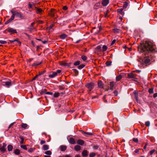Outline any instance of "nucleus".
Segmentation results:
<instances>
[{
    "instance_id": "nucleus-1",
    "label": "nucleus",
    "mask_w": 157,
    "mask_h": 157,
    "mask_svg": "<svg viewBox=\"0 0 157 157\" xmlns=\"http://www.w3.org/2000/svg\"><path fill=\"white\" fill-rule=\"evenodd\" d=\"M141 51L144 54L140 59L141 65L147 66L154 61L155 57L152 54L156 50L155 46L152 42L146 41L141 48Z\"/></svg>"
},
{
    "instance_id": "nucleus-2",
    "label": "nucleus",
    "mask_w": 157,
    "mask_h": 157,
    "mask_svg": "<svg viewBox=\"0 0 157 157\" xmlns=\"http://www.w3.org/2000/svg\"><path fill=\"white\" fill-rule=\"evenodd\" d=\"M11 12L12 14H13L14 16H15L17 17L21 18L24 17V15L20 12H18L17 11L13 10H11Z\"/></svg>"
},
{
    "instance_id": "nucleus-3",
    "label": "nucleus",
    "mask_w": 157,
    "mask_h": 157,
    "mask_svg": "<svg viewBox=\"0 0 157 157\" xmlns=\"http://www.w3.org/2000/svg\"><path fill=\"white\" fill-rule=\"evenodd\" d=\"M61 71L60 70H58L56 71V72H52V74L49 75L48 76L50 78H52L55 77L58 74L60 73Z\"/></svg>"
},
{
    "instance_id": "nucleus-4",
    "label": "nucleus",
    "mask_w": 157,
    "mask_h": 157,
    "mask_svg": "<svg viewBox=\"0 0 157 157\" xmlns=\"http://www.w3.org/2000/svg\"><path fill=\"white\" fill-rule=\"evenodd\" d=\"M94 83L91 82L87 83L86 85V86L90 91L94 88Z\"/></svg>"
},
{
    "instance_id": "nucleus-5",
    "label": "nucleus",
    "mask_w": 157,
    "mask_h": 157,
    "mask_svg": "<svg viewBox=\"0 0 157 157\" xmlns=\"http://www.w3.org/2000/svg\"><path fill=\"white\" fill-rule=\"evenodd\" d=\"M137 71H133L132 73L128 74L127 78H136L137 75L135 73V72Z\"/></svg>"
},
{
    "instance_id": "nucleus-6",
    "label": "nucleus",
    "mask_w": 157,
    "mask_h": 157,
    "mask_svg": "<svg viewBox=\"0 0 157 157\" xmlns=\"http://www.w3.org/2000/svg\"><path fill=\"white\" fill-rule=\"evenodd\" d=\"M3 83L4 84L3 85L7 87H9L12 85V82L10 80L8 81L4 82Z\"/></svg>"
},
{
    "instance_id": "nucleus-7",
    "label": "nucleus",
    "mask_w": 157,
    "mask_h": 157,
    "mask_svg": "<svg viewBox=\"0 0 157 157\" xmlns=\"http://www.w3.org/2000/svg\"><path fill=\"white\" fill-rule=\"evenodd\" d=\"M7 30L8 32L10 33L11 34L17 33L16 30L12 28H9L7 29Z\"/></svg>"
},
{
    "instance_id": "nucleus-8",
    "label": "nucleus",
    "mask_w": 157,
    "mask_h": 157,
    "mask_svg": "<svg viewBox=\"0 0 157 157\" xmlns=\"http://www.w3.org/2000/svg\"><path fill=\"white\" fill-rule=\"evenodd\" d=\"M81 132L83 135L86 136H92L93 135V134L92 133L84 132L82 130H81Z\"/></svg>"
},
{
    "instance_id": "nucleus-9",
    "label": "nucleus",
    "mask_w": 157,
    "mask_h": 157,
    "mask_svg": "<svg viewBox=\"0 0 157 157\" xmlns=\"http://www.w3.org/2000/svg\"><path fill=\"white\" fill-rule=\"evenodd\" d=\"M56 13V11L54 9H51L49 14L52 17H54L55 13Z\"/></svg>"
},
{
    "instance_id": "nucleus-10",
    "label": "nucleus",
    "mask_w": 157,
    "mask_h": 157,
    "mask_svg": "<svg viewBox=\"0 0 157 157\" xmlns=\"http://www.w3.org/2000/svg\"><path fill=\"white\" fill-rule=\"evenodd\" d=\"M36 12L37 14H41L43 13V11L41 9L38 8H36Z\"/></svg>"
},
{
    "instance_id": "nucleus-11",
    "label": "nucleus",
    "mask_w": 157,
    "mask_h": 157,
    "mask_svg": "<svg viewBox=\"0 0 157 157\" xmlns=\"http://www.w3.org/2000/svg\"><path fill=\"white\" fill-rule=\"evenodd\" d=\"M69 142L71 144H75V139L72 137H70L68 139Z\"/></svg>"
},
{
    "instance_id": "nucleus-12",
    "label": "nucleus",
    "mask_w": 157,
    "mask_h": 157,
    "mask_svg": "<svg viewBox=\"0 0 157 157\" xmlns=\"http://www.w3.org/2000/svg\"><path fill=\"white\" fill-rule=\"evenodd\" d=\"M115 84V83L114 82H110L109 85L110 86V89L113 90L114 89Z\"/></svg>"
},
{
    "instance_id": "nucleus-13",
    "label": "nucleus",
    "mask_w": 157,
    "mask_h": 157,
    "mask_svg": "<svg viewBox=\"0 0 157 157\" xmlns=\"http://www.w3.org/2000/svg\"><path fill=\"white\" fill-rule=\"evenodd\" d=\"M77 144H78L82 145L84 144L85 142L83 140H82L79 139L77 140Z\"/></svg>"
},
{
    "instance_id": "nucleus-14",
    "label": "nucleus",
    "mask_w": 157,
    "mask_h": 157,
    "mask_svg": "<svg viewBox=\"0 0 157 157\" xmlns=\"http://www.w3.org/2000/svg\"><path fill=\"white\" fill-rule=\"evenodd\" d=\"M109 0H103L102 1V4L104 6H106L109 3Z\"/></svg>"
},
{
    "instance_id": "nucleus-15",
    "label": "nucleus",
    "mask_w": 157,
    "mask_h": 157,
    "mask_svg": "<svg viewBox=\"0 0 157 157\" xmlns=\"http://www.w3.org/2000/svg\"><path fill=\"white\" fill-rule=\"evenodd\" d=\"M81 147L79 145H76L74 147V149L76 151H78L81 149Z\"/></svg>"
},
{
    "instance_id": "nucleus-16",
    "label": "nucleus",
    "mask_w": 157,
    "mask_h": 157,
    "mask_svg": "<svg viewBox=\"0 0 157 157\" xmlns=\"http://www.w3.org/2000/svg\"><path fill=\"white\" fill-rule=\"evenodd\" d=\"M60 149L62 151H64L67 148V147L65 145H61L59 147Z\"/></svg>"
},
{
    "instance_id": "nucleus-17",
    "label": "nucleus",
    "mask_w": 157,
    "mask_h": 157,
    "mask_svg": "<svg viewBox=\"0 0 157 157\" xmlns=\"http://www.w3.org/2000/svg\"><path fill=\"white\" fill-rule=\"evenodd\" d=\"M82 157H86L88 155V152L86 150H84L82 152Z\"/></svg>"
},
{
    "instance_id": "nucleus-18",
    "label": "nucleus",
    "mask_w": 157,
    "mask_h": 157,
    "mask_svg": "<svg viewBox=\"0 0 157 157\" xmlns=\"http://www.w3.org/2000/svg\"><path fill=\"white\" fill-rule=\"evenodd\" d=\"M98 86L100 88H103V84L101 81H99L98 83Z\"/></svg>"
},
{
    "instance_id": "nucleus-19",
    "label": "nucleus",
    "mask_w": 157,
    "mask_h": 157,
    "mask_svg": "<svg viewBox=\"0 0 157 157\" xmlns=\"http://www.w3.org/2000/svg\"><path fill=\"white\" fill-rule=\"evenodd\" d=\"M7 149L9 151H11L13 149V146L12 145L9 144L7 146Z\"/></svg>"
},
{
    "instance_id": "nucleus-20",
    "label": "nucleus",
    "mask_w": 157,
    "mask_h": 157,
    "mask_svg": "<svg viewBox=\"0 0 157 157\" xmlns=\"http://www.w3.org/2000/svg\"><path fill=\"white\" fill-rule=\"evenodd\" d=\"M42 148L44 150H46L49 149V146L47 144L44 145Z\"/></svg>"
},
{
    "instance_id": "nucleus-21",
    "label": "nucleus",
    "mask_w": 157,
    "mask_h": 157,
    "mask_svg": "<svg viewBox=\"0 0 157 157\" xmlns=\"http://www.w3.org/2000/svg\"><path fill=\"white\" fill-rule=\"evenodd\" d=\"M20 153V150L18 149H15L14 151V153L16 155H18Z\"/></svg>"
},
{
    "instance_id": "nucleus-22",
    "label": "nucleus",
    "mask_w": 157,
    "mask_h": 157,
    "mask_svg": "<svg viewBox=\"0 0 157 157\" xmlns=\"http://www.w3.org/2000/svg\"><path fill=\"white\" fill-rule=\"evenodd\" d=\"M67 36L65 34H63L60 36V38L62 39H65L67 37Z\"/></svg>"
},
{
    "instance_id": "nucleus-23",
    "label": "nucleus",
    "mask_w": 157,
    "mask_h": 157,
    "mask_svg": "<svg viewBox=\"0 0 157 157\" xmlns=\"http://www.w3.org/2000/svg\"><path fill=\"white\" fill-rule=\"evenodd\" d=\"M107 47L105 45H104L102 47V51L103 52H104L107 50Z\"/></svg>"
},
{
    "instance_id": "nucleus-24",
    "label": "nucleus",
    "mask_w": 157,
    "mask_h": 157,
    "mask_svg": "<svg viewBox=\"0 0 157 157\" xmlns=\"http://www.w3.org/2000/svg\"><path fill=\"white\" fill-rule=\"evenodd\" d=\"M112 62L111 61H107L105 63V64L107 66H110L111 65Z\"/></svg>"
},
{
    "instance_id": "nucleus-25",
    "label": "nucleus",
    "mask_w": 157,
    "mask_h": 157,
    "mask_svg": "<svg viewBox=\"0 0 157 157\" xmlns=\"http://www.w3.org/2000/svg\"><path fill=\"white\" fill-rule=\"evenodd\" d=\"M122 78V76L121 75H118L116 77V80L117 81H118L120 80Z\"/></svg>"
},
{
    "instance_id": "nucleus-26",
    "label": "nucleus",
    "mask_w": 157,
    "mask_h": 157,
    "mask_svg": "<svg viewBox=\"0 0 157 157\" xmlns=\"http://www.w3.org/2000/svg\"><path fill=\"white\" fill-rule=\"evenodd\" d=\"M21 126L22 128L25 129L27 127L28 125L26 124L22 123Z\"/></svg>"
},
{
    "instance_id": "nucleus-27",
    "label": "nucleus",
    "mask_w": 157,
    "mask_h": 157,
    "mask_svg": "<svg viewBox=\"0 0 157 157\" xmlns=\"http://www.w3.org/2000/svg\"><path fill=\"white\" fill-rule=\"evenodd\" d=\"M35 148L34 147L30 148L28 150V151L29 152H32L35 150Z\"/></svg>"
},
{
    "instance_id": "nucleus-28",
    "label": "nucleus",
    "mask_w": 157,
    "mask_h": 157,
    "mask_svg": "<svg viewBox=\"0 0 157 157\" xmlns=\"http://www.w3.org/2000/svg\"><path fill=\"white\" fill-rule=\"evenodd\" d=\"M114 33H119L120 32L121 30L117 28H115L113 29Z\"/></svg>"
},
{
    "instance_id": "nucleus-29",
    "label": "nucleus",
    "mask_w": 157,
    "mask_h": 157,
    "mask_svg": "<svg viewBox=\"0 0 157 157\" xmlns=\"http://www.w3.org/2000/svg\"><path fill=\"white\" fill-rule=\"evenodd\" d=\"M60 94L59 92H55L54 94V96L55 98H57L59 96Z\"/></svg>"
},
{
    "instance_id": "nucleus-30",
    "label": "nucleus",
    "mask_w": 157,
    "mask_h": 157,
    "mask_svg": "<svg viewBox=\"0 0 157 157\" xmlns=\"http://www.w3.org/2000/svg\"><path fill=\"white\" fill-rule=\"evenodd\" d=\"M41 63H38L37 62H36L34 63L32 65V66H37Z\"/></svg>"
},
{
    "instance_id": "nucleus-31",
    "label": "nucleus",
    "mask_w": 157,
    "mask_h": 157,
    "mask_svg": "<svg viewBox=\"0 0 157 157\" xmlns=\"http://www.w3.org/2000/svg\"><path fill=\"white\" fill-rule=\"evenodd\" d=\"M45 153L47 155H50L52 154V152L51 151L49 150L46 151Z\"/></svg>"
},
{
    "instance_id": "nucleus-32",
    "label": "nucleus",
    "mask_w": 157,
    "mask_h": 157,
    "mask_svg": "<svg viewBox=\"0 0 157 157\" xmlns=\"http://www.w3.org/2000/svg\"><path fill=\"white\" fill-rule=\"evenodd\" d=\"M148 92L150 94H152L153 93V88H149L148 90Z\"/></svg>"
},
{
    "instance_id": "nucleus-33",
    "label": "nucleus",
    "mask_w": 157,
    "mask_h": 157,
    "mask_svg": "<svg viewBox=\"0 0 157 157\" xmlns=\"http://www.w3.org/2000/svg\"><path fill=\"white\" fill-rule=\"evenodd\" d=\"M81 59L84 61H85L86 60L87 57L85 56H81Z\"/></svg>"
},
{
    "instance_id": "nucleus-34",
    "label": "nucleus",
    "mask_w": 157,
    "mask_h": 157,
    "mask_svg": "<svg viewBox=\"0 0 157 157\" xmlns=\"http://www.w3.org/2000/svg\"><path fill=\"white\" fill-rule=\"evenodd\" d=\"M96 154L94 152H91L89 155V157H94L95 156Z\"/></svg>"
},
{
    "instance_id": "nucleus-35",
    "label": "nucleus",
    "mask_w": 157,
    "mask_h": 157,
    "mask_svg": "<svg viewBox=\"0 0 157 157\" xmlns=\"http://www.w3.org/2000/svg\"><path fill=\"white\" fill-rule=\"evenodd\" d=\"M85 67V65L84 64H81L78 66V68L79 69H81Z\"/></svg>"
},
{
    "instance_id": "nucleus-36",
    "label": "nucleus",
    "mask_w": 157,
    "mask_h": 157,
    "mask_svg": "<svg viewBox=\"0 0 157 157\" xmlns=\"http://www.w3.org/2000/svg\"><path fill=\"white\" fill-rule=\"evenodd\" d=\"M80 62L79 61H77L74 63V65L75 66H77L79 65L80 64Z\"/></svg>"
},
{
    "instance_id": "nucleus-37",
    "label": "nucleus",
    "mask_w": 157,
    "mask_h": 157,
    "mask_svg": "<svg viewBox=\"0 0 157 157\" xmlns=\"http://www.w3.org/2000/svg\"><path fill=\"white\" fill-rule=\"evenodd\" d=\"M6 150V148L3 147H2L0 148V150L1 151L4 152H5Z\"/></svg>"
},
{
    "instance_id": "nucleus-38",
    "label": "nucleus",
    "mask_w": 157,
    "mask_h": 157,
    "mask_svg": "<svg viewBox=\"0 0 157 157\" xmlns=\"http://www.w3.org/2000/svg\"><path fill=\"white\" fill-rule=\"evenodd\" d=\"M101 46L100 45H98L97 46L96 48V49L98 50V51H100L101 50Z\"/></svg>"
},
{
    "instance_id": "nucleus-39",
    "label": "nucleus",
    "mask_w": 157,
    "mask_h": 157,
    "mask_svg": "<svg viewBox=\"0 0 157 157\" xmlns=\"http://www.w3.org/2000/svg\"><path fill=\"white\" fill-rule=\"evenodd\" d=\"M21 147L24 150H27V147L25 145H21Z\"/></svg>"
},
{
    "instance_id": "nucleus-40",
    "label": "nucleus",
    "mask_w": 157,
    "mask_h": 157,
    "mask_svg": "<svg viewBox=\"0 0 157 157\" xmlns=\"http://www.w3.org/2000/svg\"><path fill=\"white\" fill-rule=\"evenodd\" d=\"M145 125L147 127H149L150 125V122L149 121H147L145 122Z\"/></svg>"
},
{
    "instance_id": "nucleus-41",
    "label": "nucleus",
    "mask_w": 157,
    "mask_h": 157,
    "mask_svg": "<svg viewBox=\"0 0 157 157\" xmlns=\"http://www.w3.org/2000/svg\"><path fill=\"white\" fill-rule=\"evenodd\" d=\"M46 90H47L46 89H44L43 90L41 91V92H40V94H45V93L46 92H47L46 91Z\"/></svg>"
},
{
    "instance_id": "nucleus-42",
    "label": "nucleus",
    "mask_w": 157,
    "mask_h": 157,
    "mask_svg": "<svg viewBox=\"0 0 157 157\" xmlns=\"http://www.w3.org/2000/svg\"><path fill=\"white\" fill-rule=\"evenodd\" d=\"M155 151H156V150L154 149L153 150H152L150 151V155H152V154L154 153H155Z\"/></svg>"
},
{
    "instance_id": "nucleus-43",
    "label": "nucleus",
    "mask_w": 157,
    "mask_h": 157,
    "mask_svg": "<svg viewBox=\"0 0 157 157\" xmlns=\"http://www.w3.org/2000/svg\"><path fill=\"white\" fill-rule=\"evenodd\" d=\"M135 98L136 100V101L137 102H138V94L136 93L135 94Z\"/></svg>"
},
{
    "instance_id": "nucleus-44",
    "label": "nucleus",
    "mask_w": 157,
    "mask_h": 157,
    "mask_svg": "<svg viewBox=\"0 0 157 157\" xmlns=\"http://www.w3.org/2000/svg\"><path fill=\"white\" fill-rule=\"evenodd\" d=\"M133 141L134 142H135L137 143H138L139 142L138 139L137 138H133Z\"/></svg>"
},
{
    "instance_id": "nucleus-45",
    "label": "nucleus",
    "mask_w": 157,
    "mask_h": 157,
    "mask_svg": "<svg viewBox=\"0 0 157 157\" xmlns=\"http://www.w3.org/2000/svg\"><path fill=\"white\" fill-rule=\"evenodd\" d=\"M35 22H33L31 23V26H30V28H29V29H32L34 25L35 24Z\"/></svg>"
},
{
    "instance_id": "nucleus-46",
    "label": "nucleus",
    "mask_w": 157,
    "mask_h": 157,
    "mask_svg": "<svg viewBox=\"0 0 157 157\" xmlns=\"http://www.w3.org/2000/svg\"><path fill=\"white\" fill-rule=\"evenodd\" d=\"M14 17H15V16H14V15L13 14H12V16H11L10 18V20H11V21L13 20L14 18Z\"/></svg>"
},
{
    "instance_id": "nucleus-47",
    "label": "nucleus",
    "mask_w": 157,
    "mask_h": 157,
    "mask_svg": "<svg viewBox=\"0 0 157 157\" xmlns=\"http://www.w3.org/2000/svg\"><path fill=\"white\" fill-rule=\"evenodd\" d=\"M6 41L4 40H0V43L4 44L6 43Z\"/></svg>"
},
{
    "instance_id": "nucleus-48",
    "label": "nucleus",
    "mask_w": 157,
    "mask_h": 157,
    "mask_svg": "<svg viewBox=\"0 0 157 157\" xmlns=\"http://www.w3.org/2000/svg\"><path fill=\"white\" fill-rule=\"evenodd\" d=\"M109 10H107V11H106V13H105V17H107V15H108V13H109Z\"/></svg>"
},
{
    "instance_id": "nucleus-49",
    "label": "nucleus",
    "mask_w": 157,
    "mask_h": 157,
    "mask_svg": "<svg viewBox=\"0 0 157 157\" xmlns=\"http://www.w3.org/2000/svg\"><path fill=\"white\" fill-rule=\"evenodd\" d=\"M113 94H114L115 96H117L118 95V92L117 91V90H115L114 92H113Z\"/></svg>"
},
{
    "instance_id": "nucleus-50",
    "label": "nucleus",
    "mask_w": 157,
    "mask_h": 157,
    "mask_svg": "<svg viewBox=\"0 0 157 157\" xmlns=\"http://www.w3.org/2000/svg\"><path fill=\"white\" fill-rule=\"evenodd\" d=\"M140 149H140V148L136 149L135 150V152L136 153H139V151H140Z\"/></svg>"
},
{
    "instance_id": "nucleus-51",
    "label": "nucleus",
    "mask_w": 157,
    "mask_h": 157,
    "mask_svg": "<svg viewBox=\"0 0 157 157\" xmlns=\"http://www.w3.org/2000/svg\"><path fill=\"white\" fill-rule=\"evenodd\" d=\"M45 71H44L40 73H39V74H38V75L39 76L42 75L44 74L45 73Z\"/></svg>"
},
{
    "instance_id": "nucleus-52",
    "label": "nucleus",
    "mask_w": 157,
    "mask_h": 157,
    "mask_svg": "<svg viewBox=\"0 0 157 157\" xmlns=\"http://www.w3.org/2000/svg\"><path fill=\"white\" fill-rule=\"evenodd\" d=\"M116 39L113 40L112 42L111 45H113L116 42Z\"/></svg>"
},
{
    "instance_id": "nucleus-53",
    "label": "nucleus",
    "mask_w": 157,
    "mask_h": 157,
    "mask_svg": "<svg viewBox=\"0 0 157 157\" xmlns=\"http://www.w3.org/2000/svg\"><path fill=\"white\" fill-rule=\"evenodd\" d=\"M11 21V20H10V19H9L5 23V24H8Z\"/></svg>"
},
{
    "instance_id": "nucleus-54",
    "label": "nucleus",
    "mask_w": 157,
    "mask_h": 157,
    "mask_svg": "<svg viewBox=\"0 0 157 157\" xmlns=\"http://www.w3.org/2000/svg\"><path fill=\"white\" fill-rule=\"evenodd\" d=\"M46 142L44 140H42L40 142V144L41 145L44 144Z\"/></svg>"
},
{
    "instance_id": "nucleus-55",
    "label": "nucleus",
    "mask_w": 157,
    "mask_h": 157,
    "mask_svg": "<svg viewBox=\"0 0 157 157\" xmlns=\"http://www.w3.org/2000/svg\"><path fill=\"white\" fill-rule=\"evenodd\" d=\"M45 94H47L52 95L53 94V93L51 92H46L45 93Z\"/></svg>"
},
{
    "instance_id": "nucleus-56",
    "label": "nucleus",
    "mask_w": 157,
    "mask_h": 157,
    "mask_svg": "<svg viewBox=\"0 0 157 157\" xmlns=\"http://www.w3.org/2000/svg\"><path fill=\"white\" fill-rule=\"evenodd\" d=\"M61 65L65 66L67 64V63L66 62H62L60 63Z\"/></svg>"
},
{
    "instance_id": "nucleus-57",
    "label": "nucleus",
    "mask_w": 157,
    "mask_h": 157,
    "mask_svg": "<svg viewBox=\"0 0 157 157\" xmlns=\"http://www.w3.org/2000/svg\"><path fill=\"white\" fill-rule=\"evenodd\" d=\"M39 76V75H36L34 77L33 79H32V81H33V80H34L36 79L38 77V76Z\"/></svg>"
},
{
    "instance_id": "nucleus-58",
    "label": "nucleus",
    "mask_w": 157,
    "mask_h": 157,
    "mask_svg": "<svg viewBox=\"0 0 157 157\" xmlns=\"http://www.w3.org/2000/svg\"><path fill=\"white\" fill-rule=\"evenodd\" d=\"M73 70L76 74L78 75V71L76 69H74Z\"/></svg>"
},
{
    "instance_id": "nucleus-59",
    "label": "nucleus",
    "mask_w": 157,
    "mask_h": 157,
    "mask_svg": "<svg viewBox=\"0 0 157 157\" xmlns=\"http://www.w3.org/2000/svg\"><path fill=\"white\" fill-rule=\"evenodd\" d=\"M67 9V7L66 6H64L63 7V9L64 10H66Z\"/></svg>"
},
{
    "instance_id": "nucleus-60",
    "label": "nucleus",
    "mask_w": 157,
    "mask_h": 157,
    "mask_svg": "<svg viewBox=\"0 0 157 157\" xmlns=\"http://www.w3.org/2000/svg\"><path fill=\"white\" fill-rule=\"evenodd\" d=\"M153 97L154 98H155L157 97V93H155L153 95Z\"/></svg>"
},
{
    "instance_id": "nucleus-61",
    "label": "nucleus",
    "mask_w": 157,
    "mask_h": 157,
    "mask_svg": "<svg viewBox=\"0 0 157 157\" xmlns=\"http://www.w3.org/2000/svg\"><path fill=\"white\" fill-rule=\"evenodd\" d=\"M128 6V3L126 2L125 4H124L123 7H126L127 6Z\"/></svg>"
},
{
    "instance_id": "nucleus-62",
    "label": "nucleus",
    "mask_w": 157,
    "mask_h": 157,
    "mask_svg": "<svg viewBox=\"0 0 157 157\" xmlns=\"http://www.w3.org/2000/svg\"><path fill=\"white\" fill-rule=\"evenodd\" d=\"M21 144H23V142H24V139L22 137H21Z\"/></svg>"
},
{
    "instance_id": "nucleus-63",
    "label": "nucleus",
    "mask_w": 157,
    "mask_h": 157,
    "mask_svg": "<svg viewBox=\"0 0 157 157\" xmlns=\"http://www.w3.org/2000/svg\"><path fill=\"white\" fill-rule=\"evenodd\" d=\"M80 40H79L76 41H74L73 42L75 43H78L79 42Z\"/></svg>"
},
{
    "instance_id": "nucleus-64",
    "label": "nucleus",
    "mask_w": 157,
    "mask_h": 157,
    "mask_svg": "<svg viewBox=\"0 0 157 157\" xmlns=\"http://www.w3.org/2000/svg\"><path fill=\"white\" fill-rule=\"evenodd\" d=\"M65 157H72L71 155H66L65 156Z\"/></svg>"
}]
</instances>
